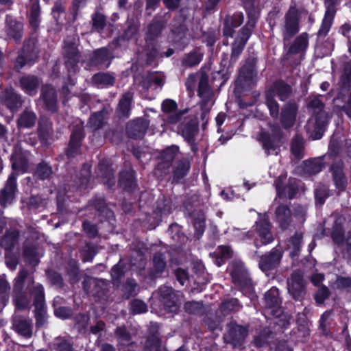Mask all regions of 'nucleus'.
<instances>
[{
  "mask_svg": "<svg viewBox=\"0 0 351 351\" xmlns=\"http://www.w3.org/2000/svg\"><path fill=\"white\" fill-rule=\"evenodd\" d=\"M276 215L281 228H287L291 216L289 209L285 206H280L276 209Z\"/></svg>",
  "mask_w": 351,
  "mask_h": 351,
  "instance_id": "obj_33",
  "label": "nucleus"
},
{
  "mask_svg": "<svg viewBox=\"0 0 351 351\" xmlns=\"http://www.w3.org/2000/svg\"><path fill=\"white\" fill-rule=\"evenodd\" d=\"M16 191V177L14 173H12L5 184L4 189L1 191L0 196V204L5 207L10 204L14 199Z\"/></svg>",
  "mask_w": 351,
  "mask_h": 351,
  "instance_id": "obj_10",
  "label": "nucleus"
},
{
  "mask_svg": "<svg viewBox=\"0 0 351 351\" xmlns=\"http://www.w3.org/2000/svg\"><path fill=\"white\" fill-rule=\"evenodd\" d=\"M4 102L11 111L16 110L22 104L20 97L14 93L12 88L6 89Z\"/></svg>",
  "mask_w": 351,
  "mask_h": 351,
  "instance_id": "obj_26",
  "label": "nucleus"
},
{
  "mask_svg": "<svg viewBox=\"0 0 351 351\" xmlns=\"http://www.w3.org/2000/svg\"><path fill=\"white\" fill-rule=\"evenodd\" d=\"M8 35L14 40H19L22 36L23 25L10 16L6 19Z\"/></svg>",
  "mask_w": 351,
  "mask_h": 351,
  "instance_id": "obj_27",
  "label": "nucleus"
},
{
  "mask_svg": "<svg viewBox=\"0 0 351 351\" xmlns=\"http://www.w3.org/2000/svg\"><path fill=\"white\" fill-rule=\"evenodd\" d=\"M333 178L336 186L339 190H344L347 184L346 178L340 167H332Z\"/></svg>",
  "mask_w": 351,
  "mask_h": 351,
  "instance_id": "obj_36",
  "label": "nucleus"
},
{
  "mask_svg": "<svg viewBox=\"0 0 351 351\" xmlns=\"http://www.w3.org/2000/svg\"><path fill=\"white\" fill-rule=\"evenodd\" d=\"M39 6L37 3H34L30 10L29 22L34 27H37L39 23Z\"/></svg>",
  "mask_w": 351,
  "mask_h": 351,
  "instance_id": "obj_54",
  "label": "nucleus"
},
{
  "mask_svg": "<svg viewBox=\"0 0 351 351\" xmlns=\"http://www.w3.org/2000/svg\"><path fill=\"white\" fill-rule=\"evenodd\" d=\"M93 82L97 85H112L114 83V77L109 74L98 73L93 77Z\"/></svg>",
  "mask_w": 351,
  "mask_h": 351,
  "instance_id": "obj_47",
  "label": "nucleus"
},
{
  "mask_svg": "<svg viewBox=\"0 0 351 351\" xmlns=\"http://www.w3.org/2000/svg\"><path fill=\"white\" fill-rule=\"evenodd\" d=\"M305 283L302 274L299 271H294L288 281V291L295 299H299L304 293Z\"/></svg>",
  "mask_w": 351,
  "mask_h": 351,
  "instance_id": "obj_9",
  "label": "nucleus"
},
{
  "mask_svg": "<svg viewBox=\"0 0 351 351\" xmlns=\"http://www.w3.org/2000/svg\"><path fill=\"white\" fill-rule=\"evenodd\" d=\"M84 137V132L82 128H79L75 131L73 132L71 135V139L67 149V155L71 157L73 156L78 148L80 147L81 141Z\"/></svg>",
  "mask_w": 351,
  "mask_h": 351,
  "instance_id": "obj_24",
  "label": "nucleus"
},
{
  "mask_svg": "<svg viewBox=\"0 0 351 351\" xmlns=\"http://www.w3.org/2000/svg\"><path fill=\"white\" fill-rule=\"evenodd\" d=\"M298 107L295 104L289 103L284 106L281 111L280 123L285 129L291 128L295 121Z\"/></svg>",
  "mask_w": 351,
  "mask_h": 351,
  "instance_id": "obj_12",
  "label": "nucleus"
},
{
  "mask_svg": "<svg viewBox=\"0 0 351 351\" xmlns=\"http://www.w3.org/2000/svg\"><path fill=\"white\" fill-rule=\"evenodd\" d=\"M303 234L297 232L293 235L288 241L287 247L290 250L291 256H295L300 251L302 243Z\"/></svg>",
  "mask_w": 351,
  "mask_h": 351,
  "instance_id": "obj_29",
  "label": "nucleus"
},
{
  "mask_svg": "<svg viewBox=\"0 0 351 351\" xmlns=\"http://www.w3.org/2000/svg\"><path fill=\"white\" fill-rule=\"evenodd\" d=\"M313 115L306 125V130L309 137L313 140L322 138L328 123V114L323 110V104L319 98H313L308 104Z\"/></svg>",
  "mask_w": 351,
  "mask_h": 351,
  "instance_id": "obj_1",
  "label": "nucleus"
},
{
  "mask_svg": "<svg viewBox=\"0 0 351 351\" xmlns=\"http://www.w3.org/2000/svg\"><path fill=\"white\" fill-rule=\"evenodd\" d=\"M19 238V232L12 230L6 233L3 237L1 244L6 250H10L17 242Z\"/></svg>",
  "mask_w": 351,
  "mask_h": 351,
  "instance_id": "obj_40",
  "label": "nucleus"
},
{
  "mask_svg": "<svg viewBox=\"0 0 351 351\" xmlns=\"http://www.w3.org/2000/svg\"><path fill=\"white\" fill-rule=\"evenodd\" d=\"M26 281L28 284V289H29V291L32 293L35 285L32 290L30 289V285L34 284V278L32 276L29 274L27 270L22 269L19 271L17 277L15 278V282L14 285V302L16 308L19 309L25 308L30 304V300L21 293V290ZM32 294L34 295L33 293Z\"/></svg>",
  "mask_w": 351,
  "mask_h": 351,
  "instance_id": "obj_2",
  "label": "nucleus"
},
{
  "mask_svg": "<svg viewBox=\"0 0 351 351\" xmlns=\"http://www.w3.org/2000/svg\"><path fill=\"white\" fill-rule=\"evenodd\" d=\"M259 141L262 143L263 147L267 154H278L280 146V138L276 136H271L267 132H261Z\"/></svg>",
  "mask_w": 351,
  "mask_h": 351,
  "instance_id": "obj_14",
  "label": "nucleus"
},
{
  "mask_svg": "<svg viewBox=\"0 0 351 351\" xmlns=\"http://www.w3.org/2000/svg\"><path fill=\"white\" fill-rule=\"evenodd\" d=\"M164 84V76L162 74L159 73H149L143 81L141 83V86L143 89L147 90L151 88L153 85L157 87L161 88Z\"/></svg>",
  "mask_w": 351,
  "mask_h": 351,
  "instance_id": "obj_23",
  "label": "nucleus"
},
{
  "mask_svg": "<svg viewBox=\"0 0 351 351\" xmlns=\"http://www.w3.org/2000/svg\"><path fill=\"white\" fill-rule=\"evenodd\" d=\"M244 16L242 12H237L232 16H228L224 22L223 34L232 37L234 29L240 26L243 22Z\"/></svg>",
  "mask_w": 351,
  "mask_h": 351,
  "instance_id": "obj_16",
  "label": "nucleus"
},
{
  "mask_svg": "<svg viewBox=\"0 0 351 351\" xmlns=\"http://www.w3.org/2000/svg\"><path fill=\"white\" fill-rule=\"evenodd\" d=\"M268 91H273V96L277 95L280 100L284 101L290 96L291 88L282 82H277Z\"/></svg>",
  "mask_w": 351,
  "mask_h": 351,
  "instance_id": "obj_28",
  "label": "nucleus"
},
{
  "mask_svg": "<svg viewBox=\"0 0 351 351\" xmlns=\"http://www.w3.org/2000/svg\"><path fill=\"white\" fill-rule=\"evenodd\" d=\"M65 53L67 58L66 64H76L78 60V52L75 47L73 46L68 47L65 48Z\"/></svg>",
  "mask_w": 351,
  "mask_h": 351,
  "instance_id": "obj_50",
  "label": "nucleus"
},
{
  "mask_svg": "<svg viewBox=\"0 0 351 351\" xmlns=\"http://www.w3.org/2000/svg\"><path fill=\"white\" fill-rule=\"evenodd\" d=\"M99 169L101 171V176L107 179L106 182L108 184H111L113 182L114 174L112 169L110 168L106 167L104 163H100Z\"/></svg>",
  "mask_w": 351,
  "mask_h": 351,
  "instance_id": "obj_56",
  "label": "nucleus"
},
{
  "mask_svg": "<svg viewBox=\"0 0 351 351\" xmlns=\"http://www.w3.org/2000/svg\"><path fill=\"white\" fill-rule=\"evenodd\" d=\"M62 298L60 297H56L53 300L54 306V313L56 316L61 319H67L71 315V310L69 308L64 306H58V304L62 303Z\"/></svg>",
  "mask_w": 351,
  "mask_h": 351,
  "instance_id": "obj_37",
  "label": "nucleus"
},
{
  "mask_svg": "<svg viewBox=\"0 0 351 351\" xmlns=\"http://www.w3.org/2000/svg\"><path fill=\"white\" fill-rule=\"evenodd\" d=\"M36 119V114L32 111L25 110L18 119V126L19 128H30L34 125Z\"/></svg>",
  "mask_w": 351,
  "mask_h": 351,
  "instance_id": "obj_34",
  "label": "nucleus"
},
{
  "mask_svg": "<svg viewBox=\"0 0 351 351\" xmlns=\"http://www.w3.org/2000/svg\"><path fill=\"white\" fill-rule=\"evenodd\" d=\"M95 62L98 64H105L108 67L110 62H108L110 58V53L106 49H100L95 52Z\"/></svg>",
  "mask_w": 351,
  "mask_h": 351,
  "instance_id": "obj_43",
  "label": "nucleus"
},
{
  "mask_svg": "<svg viewBox=\"0 0 351 351\" xmlns=\"http://www.w3.org/2000/svg\"><path fill=\"white\" fill-rule=\"evenodd\" d=\"M167 121L171 124H179L178 129L185 138L189 140L193 136L195 132V123L189 118L183 117V112L169 114Z\"/></svg>",
  "mask_w": 351,
  "mask_h": 351,
  "instance_id": "obj_4",
  "label": "nucleus"
},
{
  "mask_svg": "<svg viewBox=\"0 0 351 351\" xmlns=\"http://www.w3.org/2000/svg\"><path fill=\"white\" fill-rule=\"evenodd\" d=\"M276 189L279 197H287L292 199L298 191V186L295 181L290 182L286 187L281 189L279 182H276Z\"/></svg>",
  "mask_w": 351,
  "mask_h": 351,
  "instance_id": "obj_30",
  "label": "nucleus"
},
{
  "mask_svg": "<svg viewBox=\"0 0 351 351\" xmlns=\"http://www.w3.org/2000/svg\"><path fill=\"white\" fill-rule=\"evenodd\" d=\"M42 99L46 108L51 111L56 110V95L55 89L49 85H45L42 88Z\"/></svg>",
  "mask_w": 351,
  "mask_h": 351,
  "instance_id": "obj_21",
  "label": "nucleus"
},
{
  "mask_svg": "<svg viewBox=\"0 0 351 351\" xmlns=\"http://www.w3.org/2000/svg\"><path fill=\"white\" fill-rule=\"evenodd\" d=\"M123 274L124 271L120 262L114 265L111 270V276L114 280L120 278Z\"/></svg>",
  "mask_w": 351,
  "mask_h": 351,
  "instance_id": "obj_63",
  "label": "nucleus"
},
{
  "mask_svg": "<svg viewBox=\"0 0 351 351\" xmlns=\"http://www.w3.org/2000/svg\"><path fill=\"white\" fill-rule=\"evenodd\" d=\"M230 273L234 284L243 286L249 283L247 271L241 261L231 264Z\"/></svg>",
  "mask_w": 351,
  "mask_h": 351,
  "instance_id": "obj_13",
  "label": "nucleus"
},
{
  "mask_svg": "<svg viewBox=\"0 0 351 351\" xmlns=\"http://www.w3.org/2000/svg\"><path fill=\"white\" fill-rule=\"evenodd\" d=\"M19 82L21 89L29 95H34L40 85L39 80L34 75L23 76Z\"/></svg>",
  "mask_w": 351,
  "mask_h": 351,
  "instance_id": "obj_19",
  "label": "nucleus"
},
{
  "mask_svg": "<svg viewBox=\"0 0 351 351\" xmlns=\"http://www.w3.org/2000/svg\"><path fill=\"white\" fill-rule=\"evenodd\" d=\"M255 230L256 236L254 238V245L256 247L267 245L274 240L271 232V224L265 216L259 217L258 221L256 222Z\"/></svg>",
  "mask_w": 351,
  "mask_h": 351,
  "instance_id": "obj_3",
  "label": "nucleus"
},
{
  "mask_svg": "<svg viewBox=\"0 0 351 351\" xmlns=\"http://www.w3.org/2000/svg\"><path fill=\"white\" fill-rule=\"evenodd\" d=\"M10 289V287L6 280L0 278V299L3 302L8 300Z\"/></svg>",
  "mask_w": 351,
  "mask_h": 351,
  "instance_id": "obj_55",
  "label": "nucleus"
},
{
  "mask_svg": "<svg viewBox=\"0 0 351 351\" xmlns=\"http://www.w3.org/2000/svg\"><path fill=\"white\" fill-rule=\"evenodd\" d=\"M329 295V290L327 287H321L315 295L316 302L319 304L324 302V300L326 299Z\"/></svg>",
  "mask_w": 351,
  "mask_h": 351,
  "instance_id": "obj_61",
  "label": "nucleus"
},
{
  "mask_svg": "<svg viewBox=\"0 0 351 351\" xmlns=\"http://www.w3.org/2000/svg\"><path fill=\"white\" fill-rule=\"evenodd\" d=\"M308 45V36L306 33H302L298 36L293 44L290 47V51L298 53L305 50Z\"/></svg>",
  "mask_w": 351,
  "mask_h": 351,
  "instance_id": "obj_31",
  "label": "nucleus"
},
{
  "mask_svg": "<svg viewBox=\"0 0 351 351\" xmlns=\"http://www.w3.org/2000/svg\"><path fill=\"white\" fill-rule=\"evenodd\" d=\"M216 264L221 266L223 262L232 256V251L227 246H219L215 252Z\"/></svg>",
  "mask_w": 351,
  "mask_h": 351,
  "instance_id": "obj_39",
  "label": "nucleus"
},
{
  "mask_svg": "<svg viewBox=\"0 0 351 351\" xmlns=\"http://www.w3.org/2000/svg\"><path fill=\"white\" fill-rule=\"evenodd\" d=\"M328 196L326 189L323 186L322 188H318L315 191V198L319 204H323L325 199Z\"/></svg>",
  "mask_w": 351,
  "mask_h": 351,
  "instance_id": "obj_62",
  "label": "nucleus"
},
{
  "mask_svg": "<svg viewBox=\"0 0 351 351\" xmlns=\"http://www.w3.org/2000/svg\"><path fill=\"white\" fill-rule=\"evenodd\" d=\"M145 347L148 351H160V341L157 337L148 339Z\"/></svg>",
  "mask_w": 351,
  "mask_h": 351,
  "instance_id": "obj_59",
  "label": "nucleus"
},
{
  "mask_svg": "<svg viewBox=\"0 0 351 351\" xmlns=\"http://www.w3.org/2000/svg\"><path fill=\"white\" fill-rule=\"evenodd\" d=\"M266 97V106L269 109L271 117L274 119H277L279 114V104L274 99L273 96V91H267L265 94Z\"/></svg>",
  "mask_w": 351,
  "mask_h": 351,
  "instance_id": "obj_32",
  "label": "nucleus"
},
{
  "mask_svg": "<svg viewBox=\"0 0 351 351\" xmlns=\"http://www.w3.org/2000/svg\"><path fill=\"white\" fill-rule=\"evenodd\" d=\"M291 150L292 154L298 158L304 156V141L303 138L296 135L292 140Z\"/></svg>",
  "mask_w": 351,
  "mask_h": 351,
  "instance_id": "obj_35",
  "label": "nucleus"
},
{
  "mask_svg": "<svg viewBox=\"0 0 351 351\" xmlns=\"http://www.w3.org/2000/svg\"><path fill=\"white\" fill-rule=\"evenodd\" d=\"M53 346L56 351H74L71 343L65 337L56 338Z\"/></svg>",
  "mask_w": 351,
  "mask_h": 351,
  "instance_id": "obj_42",
  "label": "nucleus"
},
{
  "mask_svg": "<svg viewBox=\"0 0 351 351\" xmlns=\"http://www.w3.org/2000/svg\"><path fill=\"white\" fill-rule=\"evenodd\" d=\"M178 152L177 146H171L167 148L161 155L162 161L158 165V169L169 168Z\"/></svg>",
  "mask_w": 351,
  "mask_h": 351,
  "instance_id": "obj_25",
  "label": "nucleus"
},
{
  "mask_svg": "<svg viewBox=\"0 0 351 351\" xmlns=\"http://www.w3.org/2000/svg\"><path fill=\"white\" fill-rule=\"evenodd\" d=\"M104 120V113L103 112H97L90 117L88 125L93 130H97L103 125Z\"/></svg>",
  "mask_w": 351,
  "mask_h": 351,
  "instance_id": "obj_45",
  "label": "nucleus"
},
{
  "mask_svg": "<svg viewBox=\"0 0 351 351\" xmlns=\"http://www.w3.org/2000/svg\"><path fill=\"white\" fill-rule=\"evenodd\" d=\"M334 16V12L331 10H328L325 14V16L323 19L322 25L319 30V35L325 36L329 32Z\"/></svg>",
  "mask_w": 351,
  "mask_h": 351,
  "instance_id": "obj_41",
  "label": "nucleus"
},
{
  "mask_svg": "<svg viewBox=\"0 0 351 351\" xmlns=\"http://www.w3.org/2000/svg\"><path fill=\"white\" fill-rule=\"evenodd\" d=\"M335 285L339 290H348L351 287V278L339 276L336 279Z\"/></svg>",
  "mask_w": 351,
  "mask_h": 351,
  "instance_id": "obj_53",
  "label": "nucleus"
},
{
  "mask_svg": "<svg viewBox=\"0 0 351 351\" xmlns=\"http://www.w3.org/2000/svg\"><path fill=\"white\" fill-rule=\"evenodd\" d=\"M282 256V253L278 249H273L269 254L263 256L259 261V267L263 271H267L276 267Z\"/></svg>",
  "mask_w": 351,
  "mask_h": 351,
  "instance_id": "obj_11",
  "label": "nucleus"
},
{
  "mask_svg": "<svg viewBox=\"0 0 351 351\" xmlns=\"http://www.w3.org/2000/svg\"><path fill=\"white\" fill-rule=\"evenodd\" d=\"M93 27L97 31H101L106 25L105 16L99 12H96L92 17Z\"/></svg>",
  "mask_w": 351,
  "mask_h": 351,
  "instance_id": "obj_49",
  "label": "nucleus"
},
{
  "mask_svg": "<svg viewBox=\"0 0 351 351\" xmlns=\"http://www.w3.org/2000/svg\"><path fill=\"white\" fill-rule=\"evenodd\" d=\"M210 93L208 77L206 75H202L199 82L198 94L200 97H206Z\"/></svg>",
  "mask_w": 351,
  "mask_h": 351,
  "instance_id": "obj_48",
  "label": "nucleus"
},
{
  "mask_svg": "<svg viewBox=\"0 0 351 351\" xmlns=\"http://www.w3.org/2000/svg\"><path fill=\"white\" fill-rule=\"evenodd\" d=\"M300 14L295 7H291L285 15V24L283 31L285 39H289L299 31Z\"/></svg>",
  "mask_w": 351,
  "mask_h": 351,
  "instance_id": "obj_7",
  "label": "nucleus"
},
{
  "mask_svg": "<svg viewBox=\"0 0 351 351\" xmlns=\"http://www.w3.org/2000/svg\"><path fill=\"white\" fill-rule=\"evenodd\" d=\"M305 169L310 173H317L322 171L324 165L320 159L308 160L304 162Z\"/></svg>",
  "mask_w": 351,
  "mask_h": 351,
  "instance_id": "obj_46",
  "label": "nucleus"
},
{
  "mask_svg": "<svg viewBox=\"0 0 351 351\" xmlns=\"http://www.w3.org/2000/svg\"><path fill=\"white\" fill-rule=\"evenodd\" d=\"M239 301L237 299H231L228 301L224 302L221 306V308L222 311H235L239 309Z\"/></svg>",
  "mask_w": 351,
  "mask_h": 351,
  "instance_id": "obj_58",
  "label": "nucleus"
},
{
  "mask_svg": "<svg viewBox=\"0 0 351 351\" xmlns=\"http://www.w3.org/2000/svg\"><path fill=\"white\" fill-rule=\"evenodd\" d=\"M52 173L51 167L45 163H40L38 165L36 175L40 179L47 178Z\"/></svg>",
  "mask_w": 351,
  "mask_h": 351,
  "instance_id": "obj_51",
  "label": "nucleus"
},
{
  "mask_svg": "<svg viewBox=\"0 0 351 351\" xmlns=\"http://www.w3.org/2000/svg\"><path fill=\"white\" fill-rule=\"evenodd\" d=\"M131 310L134 314L145 313L147 311L146 304L140 300H134L131 302Z\"/></svg>",
  "mask_w": 351,
  "mask_h": 351,
  "instance_id": "obj_52",
  "label": "nucleus"
},
{
  "mask_svg": "<svg viewBox=\"0 0 351 351\" xmlns=\"http://www.w3.org/2000/svg\"><path fill=\"white\" fill-rule=\"evenodd\" d=\"M148 126L149 123L145 119H138L128 125L127 132L132 138H141L145 134Z\"/></svg>",
  "mask_w": 351,
  "mask_h": 351,
  "instance_id": "obj_15",
  "label": "nucleus"
},
{
  "mask_svg": "<svg viewBox=\"0 0 351 351\" xmlns=\"http://www.w3.org/2000/svg\"><path fill=\"white\" fill-rule=\"evenodd\" d=\"M155 269L158 272L162 271L165 267V262L161 254H156L153 258Z\"/></svg>",
  "mask_w": 351,
  "mask_h": 351,
  "instance_id": "obj_57",
  "label": "nucleus"
},
{
  "mask_svg": "<svg viewBox=\"0 0 351 351\" xmlns=\"http://www.w3.org/2000/svg\"><path fill=\"white\" fill-rule=\"evenodd\" d=\"M13 327L19 335L26 338L32 336V323L29 319L16 317L14 319Z\"/></svg>",
  "mask_w": 351,
  "mask_h": 351,
  "instance_id": "obj_17",
  "label": "nucleus"
},
{
  "mask_svg": "<svg viewBox=\"0 0 351 351\" xmlns=\"http://www.w3.org/2000/svg\"><path fill=\"white\" fill-rule=\"evenodd\" d=\"M203 55L197 51H193L188 55L183 60V64L186 66H193L198 64L202 60Z\"/></svg>",
  "mask_w": 351,
  "mask_h": 351,
  "instance_id": "obj_44",
  "label": "nucleus"
},
{
  "mask_svg": "<svg viewBox=\"0 0 351 351\" xmlns=\"http://www.w3.org/2000/svg\"><path fill=\"white\" fill-rule=\"evenodd\" d=\"M228 333L226 338L229 339L232 343H239L243 340L247 335V330L246 328L236 324H230L228 326Z\"/></svg>",
  "mask_w": 351,
  "mask_h": 351,
  "instance_id": "obj_20",
  "label": "nucleus"
},
{
  "mask_svg": "<svg viewBox=\"0 0 351 351\" xmlns=\"http://www.w3.org/2000/svg\"><path fill=\"white\" fill-rule=\"evenodd\" d=\"M12 168L19 173H23L27 171L28 161L27 154L21 152H15L12 157Z\"/></svg>",
  "mask_w": 351,
  "mask_h": 351,
  "instance_id": "obj_22",
  "label": "nucleus"
},
{
  "mask_svg": "<svg viewBox=\"0 0 351 351\" xmlns=\"http://www.w3.org/2000/svg\"><path fill=\"white\" fill-rule=\"evenodd\" d=\"M343 35L346 36L349 43V51L351 53V26L348 24L343 25L341 28Z\"/></svg>",
  "mask_w": 351,
  "mask_h": 351,
  "instance_id": "obj_64",
  "label": "nucleus"
},
{
  "mask_svg": "<svg viewBox=\"0 0 351 351\" xmlns=\"http://www.w3.org/2000/svg\"><path fill=\"white\" fill-rule=\"evenodd\" d=\"M254 25L255 21L250 20L240 31L239 36L232 44L231 61L235 62L241 53Z\"/></svg>",
  "mask_w": 351,
  "mask_h": 351,
  "instance_id": "obj_5",
  "label": "nucleus"
},
{
  "mask_svg": "<svg viewBox=\"0 0 351 351\" xmlns=\"http://www.w3.org/2000/svg\"><path fill=\"white\" fill-rule=\"evenodd\" d=\"M32 293L34 296L35 317L36 325L43 326L46 322V311L45 306L44 289L41 285L35 286Z\"/></svg>",
  "mask_w": 351,
  "mask_h": 351,
  "instance_id": "obj_6",
  "label": "nucleus"
},
{
  "mask_svg": "<svg viewBox=\"0 0 351 351\" xmlns=\"http://www.w3.org/2000/svg\"><path fill=\"white\" fill-rule=\"evenodd\" d=\"M177 108V104L172 99H165L162 104V111L166 113H171Z\"/></svg>",
  "mask_w": 351,
  "mask_h": 351,
  "instance_id": "obj_60",
  "label": "nucleus"
},
{
  "mask_svg": "<svg viewBox=\"0 0 351 351\" xmlns=\"http://www.w3.org/2000/svg\"><path fill=\"white\" fill-rule=\"evenodd\" d=\"M133 95L126 93L121 98L117 108V114L120 118H128L130 116L132 108Z\"/></svg>",
  "mask_w": 351,
  "mask_h": 351,
  "instance_id": "obj_18",
  "label": "nucleus"
},
{
  "mask_svg": "<svg viewBox=\"0 0 351 351\" xmlns=\"http://www.w3.org/2000/svg\"><path fill=\"white\" fill-rule=\"evenodd\" d=\"M160 301L163 304L165 309L169 312L177 310L178 295L169 287H161L158 290Z\"/></svg>",
  "mask_w": 351,
  "mask_h": 351,
  "instance_id": "obj_8",
  "label": "nucleus"
},
{
  "mask_svg": "<svg viewBox=\"0 0 351 351\" xmlns=\"http://www.w3.org/2000/svg\"><path fill=\"white\" fill-rule=\"evenodd\" d=\"M278 289L276 287L271 288L265 295V300L269 308L277 306L279 304Z\"/></svg>",
  "mask_w": 351,
  "mask_h": 351,
  "instance_id": "obj_38",
  "label": "nucleus"
}]
</instances>
